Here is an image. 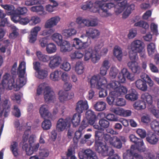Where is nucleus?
<instances>
[{"instance_id": "1", "label": "nucleus", "mask_w": 159, "mask_h": 159, "mask_svg": "<svg viewBox=\"0 0 159 159\" xmlns=\"http://www.w3.org/2000/svg\"><path fill=\"white\" fill-rule=\"evenodd\" d=\"M11 75L8 73H6L3 76L2 84H0V116H2L3 112L4 116L7 117L9 111L11 107L10 101L8 98L1 100V95L4 91L5 88L11 89L13 88L15 89L16 91L19 90L20 88L16 87L14 85H17V82H14V79L10 80Z\"/></svg>"}, {"instance_id": "2", "label": "nucleus", "mask_w": 159, "mask_h": 159, "mask_svg": "<svg viewBox=\"0 0 159 159\" xmlns=\"http://www.w3.org/2000/svg\"><path fill=\"white\" fill-rule=\"evenodd\" d=\"M117 1H112L109 2L103 3L102 2L98 1L95 2L94 5V12H98L100 16L102 17H107L111 16L112 14L108 11L107 8L110 9L112 8H115Z\"/></svg>"}, {"instance_id": "3", "label": "nucleus", "mask_w": 159, "mask_h": 159, "mask_svg": "<svg viewBox=\"0 0 159 159\" xmlns=\"http://www.w3.org/2000/svg\"><path fill=\"white\" fill-rule=\"evenodd\" d=\"M134 5L129 4L125 0L117 3L114 9V12L116 15H118L124 11L122 14L123 19L127 18L134 9Z\"/></svg>"}, {"instance_id": "4", "label": "nucleus", "mask_w": 159, "mask_h": 159, "mask_svg": "<svg viewBox=\"0 0 159 159\" xmlns=\"http://www.w3.org/2000/svg\"><path fill=\"white\" fill-rule=\"evenodd\" d=\"M43 90L44 99L46 102H53L56 100L55 94L52 89L46 83H43L39 85L37 89V94H41Z\"/></svg>"}, {"instance_id": "5", "label": "nucleus", "mask_w": 159, "mask_h": 159, "mask_svg": "<svg viewBox=\"0 0 159 159\" xmlns=\"http://www.w3.org/2000/svg\"><path fill=\"white\" fill-rule=\"evenodd\" d=\"M102 129L97 130L95 132V136L96 139L95 148L96 150L103 156H108L109 149L106 145L101 141L102 138L104 133Z\"/></svg>"}, {"instance_id": "6", "label": "nucleus", "mask_w": 159, "mask_h": 159, "mask_svg": "<svg viewBox=\"0 0 159 159\" xmlns=\"http://www.w3.org/2000/svg\"><path fill=\"white\" fill-rule=\"evenodd\" d=\"M28 125L27 129L25 132L23 136V141L22 149L25 151L27 155L30 156L34 152L37 151L39 147V143L36 144L35 145L28 144L25 142L28 139L29 135L30 133V126L29 123H28Z\"/></svg>"}, {"instance_id": "7", "label": "nucleus", "mask_w": 159, "mask_h": 159, "mask_svg": "<svg viewBox=\"0 0 159 159\" xmlns=\"http://www.w3.org/2000/svg\"><path fill=\"white\" fill-rule=\"evenodd\" d=\"M107 88L108 89L115 92L117 97L122 96L127 92L128 89L125 86L120 85L118 81H113L107 84Z\"/></svg>"}, {"instance_id": "8", "label": "nucleus", "mask_w": 159, "mask_h": 159, "mask_svg": "<svg viewBox=\"0 0 159 159\" xmlns=\"http://www.w3.org/2000/svg\"><path fill=\"white\" fill-rule=\"evenodd\" d=\"M26 70V62L24 61L21 62L18 69V73L19 75L18 80L16 79V82H17V85H15L18 88H21L26 83V79L24 76Z\"/></svg>"}, {"instance_id": "9", "label": "nucleus", "mask_w": 159, "mask_h": 159, "mask_svg": "<svg viewBox=\"0 0 159 159\" xmlns=\"http://www.w3.org/2000/svg\"><path fill=\"white\" fill-rule=\"evenodd\" d=\"M76 22L78 25L79 28L85 26L87 27H96L98 25V20L97 18L83 19L79 17L76 20Z\"/></svg>"}, {"instance_id": "10", "label": "nucleus", "mask_w": 159, "mask_h": 159, "mask_svg": "<svg viewBox=\"0 0 159 159\" xmlns=\"http://www.w3.org/2000/svg\"><path fill=\"white\" fill-rule=\"evenodd\" d=\"M141 99L142 101L146 104L149 105L148 108L150 111L157 118H159V111L156 110L155 107L152 105V98L148 93H146L142 94Z\"/></svg>"}, {"instance_id": "11", "label": "nucleus", "mask_w": 159, "mask_h": 159, "mask_svg": "<svg viewBox=\"0 0 159 159\" xmlns=\"http://www.w3.org/2000/svg\"><path fill=\"white\" fill-rule=\"evenodd\" d=\"M84 60L89 61L90 59L92 62L96 63L100 60V56L93 49L92 47H89L84 50Z\"/></svg>"}, {"instance_id": "12", "label": "nucleus", "mask_w": 159, "mask_h": 159, "mask_svg": "<svg viewBox=\"0 0 159 159\" xmlns=\"http://www.w3.org/2000/svg\"><path fill=\"white\" fill-rule=\"evenodd\" d=\"M90 83L92 87H96L98 89L100 88L103 89L107 84V81L104 77L100 78L99 76L94 75L91 78Z\"/></svg>"}, {"instance_id": "13", "label": "nucleus", "mask_w": 159, "mask_h": 159, "mask_svg": "<svg viewBox=\"0 0 159 159\" xmlns=\"http://www.w3.org/2000/svg\"><path fill=\"white\" fill-rule=\"evenodd\" d=\"M129 138L130 141L135 144L132 145L135 146V150H137L141 152L145 151L146 148L144 145L143 140L142 139L137 138L135 135L133 134H130Z\"/></svg>"}, {"instance_id": "14", "label": "nucleus", "mask_w": 159, "mask_h": 159, "mask_svg": "<svg viewBox=\"0 0 159 159\" xmlns=\"http://www.w3.org/2000/svg\"><path fill=\"white\" fill-rule=\"evenodd\" d=\"M70 120L69 118L65 119L61 118L57 122L56 129L58 132H62L70 128Z\"/></svg>"}, {"instance_id": "15", "label": "nucleus", "mask_w": 159, "mask_h": 159, "mask_svg": "<svg viewBox=\"0 0 159 159\" xmlns=\"http://www.w3.org/2000/svg\"><path fill=\"white\" fill-rule=\"evenodd\" d=\"M49 60L48 66L50 69L53 70L60 65L62 61V59L59 56L54 55L50 56Z\"/></svg>"}, {"instance_id": "16", "label": "nucleus", "mask_w": 159, "mask_h": 159, "mask_svg": "<svg viewBox=\"0 0 159 159\" xmlns=\"http://www.w3.org/2000/svg\"><path fill=\"white\" fill-rule=\"evenodd\" d=\"M128 49L132 50L137 52L140 51L143 48H144L143 42L141 40L136 39L132 41L130 45L128 47Z\"/></svg>"}, {"instance_id": "17", "label": "nucleus", "mask_w": 159, "mask_h": 159, "mask_svg": "<svg viewBox=\"0 0 159 159\" xmlns=\"http://www.w3.org/2000/svg\"><path fill=\"white\" fill-rule=\"evenodd\" d=\"M60 20L61 18L59 16H55L52 17L46 21L44 27L46 29L52 28L57 25Z\"/></svg>"}, {"instance_id": "18", "label": "nucleus", "mask_w": 159, "mask_h": 159, "mask_svg": "<svg viewBox=\"0 0 159 159\" xmlns=\"http://www.w3.org/2000/svg\"><path fill=\"white\" fill-rule=\"evenodd\" d=\"M39 113L41 117L43 119L50 118L52 116V115L46 105H42L41 106L39 109Z\"/></svg>"}, {"instance_id": "19", "label": "nucleus", "mask_w": 159, "mask_h": 159, "mask_svg": "<svg viewBox=\"0 0 159 159\" xmlns=\"http://www.w3.org/2000/svg\"><path fill=\"white\" fill-rule=\"evenodd\" d=\"M72 43V47H75L76 49H82L86 47V45L87 42H83L79 39L75 38L73 39Z\"/></svg>"}, {"instance_id": "20", "label": "nucleus", "mask_w": 159, "mask_h": 159, "mask_svg": "<svg viewBox=\"0 0 159 159\" xmlns=\"http://www.w3.org/2000/svg\"><path fill=\"white\" fill-rule=\"evenodd\" d=\"M89 106L86 100H80L77 103L76 110L79 113H82L84 110L88 108Z\"/></svg>"}, {"instance_id": "21", "label": "nucleus", "mask_w": 159, "mask_h": 159, "mask_svg": "<svg viewBox=\"0 0 159 159\" xmlns=\"http://www.w3.org/2000/svg\"><path fill=\"white\" fill-rule=\"evenodd\" d=\"M127 65L134 73L138 74L141 71V68L138 63L136 61L129 62L127 63Z\"/></svg>"}, {"instance_id": "22", "label": "nucleus", "mask_w": 159, "mask_h": 159, "mask_svg": "<svg viewBox=\"0 0 159 159\" xmlns=\"http://www.w3.org/2000/svg\"><path fill=\"white\" fill-rule=\"evenodd\" d=\"M86 34L92 39H97L99 37L101 32L98 30L94 28H91L88 31H86Z\"/></svg>"}, {"instance_id": "23", "label": "nucleus", "mask_w": 159, "mask_h": 159, "mask_svg": "<svg viewBox=\"0 0 159 159\" xmlns=\"http://www.w3.org/2000/svg\"><path fill=\"white\" fill-rule=\"evenodd\" d=\"M58 46H60V50L61 52H65L70 51L72 50V47L70 42L66 40H64Z\"/></svg>"}, {"instance_id": "24", "label": "nucleus", "mask_w": 159, "mask_h": 159, "mask_svg": "<svg viewBox=\"0 0 159 159\" xmlns=\"http://www.w3.org/2000/svg\"><path fill=\"white\" fill-rule=\"evenodd\" d=\"M85 117L87 120V122H89L90 125L94 124L96 120V116L93 111L90 110H88L86 113Z\"/></svg>"}, {"instance_id": "25", "label": "nucleus", "mask_w": 159, "mask_h": 159, "mask_svg": "<svg viewBox=\"0 0 159 159\" xmlns=\"http://www.w3.org/2000/svg\"><path fill=\"white\" fill-rule=\"evenodd\" d=\"M94 153L91 150L87 149L83 152H79V156L80 159H89Z\"/></svg>"}, {"instance_id": "26", "label": "nucleus", "mask_w": 159, "mask_h": 159, "mask_svg": "<svg viewBox=\"0 0 159 159\" xmlns=\"http://www.w3.org/2000/svg\"><path fill=\"white\" fill-rule=\"evenodd\" d=\"M62 71L60 70H56L52 72L50 74L49 78L52 81H58L60 79Z\"/></svg>"}, {"instance_id": "27", "label": "nucleus", "mask_w": 159, "mask_h": 159, "mask_svg": "<svg viewBox=\"0 0 159 159\" xmlns=\"http://www.w3.org/2000/svg\"><path fill=\"white\" fill-rule=\"evenodd\" d=\"M130 93L125 95V98L127 100L134 101L138 98V94L135 90L132 89Z\"/></svg>"}, {"instance_id": "28", "label": "nucleus", "mask_w": 159, "mask_h": 159, "mask_svg": "<svg viewBox=\"0 0 159 159\" xmlns=\"http://www.w3.org/2000/svg\"><path fill=\"white\" fill-rule=\"evenodd\" d=\"M135 146L131 145L130 150H127L123 155V159H134V151H135Z\"/></svg>"}, {"instance_id": "29", "label": "nucleus", "mask_w": 159, "mask_h": 159, "mask_svg": "<svg viewBox=\"0 0 159 159\" xmlns=\"http://www.w3.org/2000/svg\"><path fill=\"white\" fill-rule=\"evenodd\" d=\"M114 55L119 61L122 60L123 57V52L121 48L118 46H116L113 49Z\"/></svg>"}, {"instance_id": "30", "label": "nucleus", "mask_w": 159, "mask_h": 159, "mask_svg": "<svg viewBox=\"0 0 159 159\" xmlns=\"http://www.w3.org/2000/svg\"><path fill=\"white\" fill-rule=\"evenodd\" d=\"M48 75V72L46 70L41 69L36 71L34 75L36 77L43 80L46 78Z\"/></svg>"}, {"instance_id": "31", "label": "nucleus", "mask_w": 159, "mask_h": 159, "mask_svg": "<svg viewBox=\"0 0 159 159\" xmlns=\"http://www.w3.org/2000/svg\"><path fill=\"white\" fill-rule=\"evenodd\" d=\"M53 41L55 42L58 45H60L61 43L62 42L63 37L61 34L59 33L56 32L52 34L50 37Z\"/></svg>"}, {"instance_id": "32", "label": "nucleus", "mask_w": 159, "mask_h": 159, "mask_svg": "<svg viewBox=\"0 0 159 159\" xmlns=\"http://www.w3.org/2000/svg\"><path fill=\"white\" fill-rule=\"evenodd\" d=\"M147 50L148 55L150 57H152L157 53L155 44L152 43L148 44L147 45Z\"/></svg>"}, {"instance_id": "33", "label": "nucleus", "mask_w": 159, "mask_h": 159, "mask_svg": "<svg viewBox=\"0 0 159 159\" xmlns=\"http://www.w3.org/2000/svg\"><path fill=\"white\" fill-rule=\"evenodd\" d=\"M135 85L138 89L142 91H145L147 89L146 83L141 79H139L136 81Z\"/></svg>"}, {"instance_id": "34", "label": "nucleus", "mask_w": 159, "mask_h": 159, "mask_svg": "<svg viewBox=\"0 0 159 159\" xmlns=\"http://www.w3.org/2000/svg\"><path fill=\"white\" fill-rule=\"evenodd\" d=\"M77 33L76 30L74 28L63 30L62 31V34L65 37L69 38L74 35Z\"/></svg>"}, {"instance_id": "35", "label": "nucleus", "mask_w": 159, "mask_h": 159, "mask_svg": "<svg viewBox=\"0 0 159 159\" xmlns=\"http://www.w3.org/2000/svg\"><path fill=\"white\" fill-rule=\"evenodd\" d=\"M117 97V96L115 94V92L112 90H111L109 96L107 98V101L108 103L110 105H114L115 100Z\"/></svg>"}, {"instance_id": "36", "label": "nucleus", "mask_w": 159, "mask_h": 159, "mask_svg": "<svg viewBox=\"0 0 159 159\" xmlns=\"http://www.w3.org/2000/svg\"><path fill=\"white\" fill-rule=\"evenodd\" d=\"M36 55L38 60L43 62H47L49 61V56L43 54L40 51H37Z\"/></svg>"}, {"instance_id": "37", "label": "nucleus", "mask_w": 159, "mask_h": 159, "mask_svg": "<svg viewBox=\"0 0 159 159\" xmlns=\"http://www.w3.org/2000/svg\"><path fill=\"white\" fill-rule=\"evenodd\" d=\"M58 95V99L61 102L63 103L68 100V93L63 90H60Z\"/></svg>"}, {"instance_id": "38", "label": "nucleus", "mask_w": 159, "mask_h": 159, "mask_svg": "<svg viewBox=\"0 0 159 159\" xmlns=\"http://www.w3.org/2000/svg\"><path fill=\"white\" fill-rule=\"evenodd\" d=\"M110 144L117 148L120 149L122 147V143L120 139L116 136L113 137V140L111 141Z\"/></svg>"}, {"instance_id": "39", "label": "nucleus", "mask_w": 159, "mask_h": 159, "mask_svg": "<svg viewBox=\"0 0 159 159\" xmlns=\"http://www.w3.org/2000/svg\"><path fill=\"white\" fill-rule=\"evenodd\" d=\"M135 109L137 110H140L145 109L146 107V104L142 101H137L133 105Z\"/></svg>"}, {"instance_id": "40", "label": "nucleus", "mask_w": 159, "mask_h": 159, "mask_svg": "<svg viewBox=\"0 0 159 159\" xmlns=\"http://www.w3.org/2000/svg\"><path fill=\"white\" fill-rule=\"evenodd\" d=\"M84 66L83 63L81 61H78L75 64V71L78 75L82 74L84 71Z\"/></svg>"}, {"instance_id": "41", "label": "nucleus", "mask_w": 159, "mask_h": 159, "mask_svg": "<svg viewBox=\"0 0 159 159\" xmlns=\"http://www.w3.org/2000/svg\"><path fill=\"white\" fill-rule=\"evenodd\" d=\"M80 120V114L78 113L74 114L71 120L73 126L75 127H77L79 125Z\"/></svg>"}, {"instance_id": "42", "label": "nucleus", "mask_w": 159, "mask_h": 159, "mask_svg": "<svg viewBox=\"0 0 159 159\" xmlns=\"http://www.w3.org/2000/svg\"><path fill=\"white\" fill-rule=\"evenodd\" d=\"M106 103L102 101L97 102L94 106L95 110L98 111L104 110L106 108Z\"/></svg>"}, {"instance_id": "43", "label": "nucleus", "mask_w": 159, "mask_h": 159, "mask_svg": "<svg viewBox=\"0 0 159 159\" xmlns=\"http://www.w3.org/2000/svg\"><path fill=\"white\" fill-rule=\"evenodd\" d=\"M147 141L152 144H155L158 142V138L155 134H149L146 138Z\"/></svg>"}, {"instance_id": "44", "label": "nucleus", "mask_w": 159, "mask_h": 159, "mask_svg": "<svg viewBox=\"0 0 159 159\" xmlns=\"http://www.w3.org/2000/svg\"><path fill=\"white\" fill-rule=\"evenodd\" d=\"M30 10L32 12L38 13L41 15L44 12V7L42 5L32 7L30 8Z\"/></svg>"}, {"instance_id": "45", "label": "nucleus", "mask_w": 159, "mask_h": 159, "mask_svg": "<svg viewBox=\"0 0 159 159\" xmlns=\"http://www.w3.org/2000/svg\"><path fill=\"white\" fill-rule=\"evenodd\" d=\"M57 48L56 45L53 43H50L47 45L46 51L49 54H51L55 52Z\"/></svg>"}, {"instance_id": "46", "label": "nucleus", "mask_w": 159, "mask_h": 159, "mask_svg": "<svg viewBox=\"0 0 159 159\" xmlns=\"http://www.w3.org/2000/svg\"><path fill=\"white\" fill-rule=\"evenodd\" d=\"M30 25L34 26L39 24L41 21L40 18L37 16H31L29 18Z\"/></svg>"}, {"instance_id": "47", "label": "nucleus", "mask_w": 159, "mask_h": 159, "mask_svg": "<svg viewBox=\"0 0 159 159\" xmlns=\"http://www.w3.org/2000/svg\"><path fill=\"white\" fill-rule=\"evenodd\" d=\"M95 3V2L93 3L91 2H87L86 3L84 4L82 7V9L84 10H86L88 9H89L90 11L94 13H96L97 12H94L93 10L95 9V7L94 5Z\"/></svg>"}, {"instance_id": "48", "label": "nucleus", "mask_w": 159, "mask_h": 159, "mask_svg": "<svg viewBox=\"0 0 159 159\" xmlns=\"http://www.w3.org/2000/svg\"><path fill=\"white\" fill-rule=\"evenodd\" d=\"M150 126L152 129L159 135V121L155 120L153 121L150 124Z\"/></svg>"}, {"instance_id": "49", "label": "nucleus", "mask_w": 159, "mask_h": 159, "mask_svg": "<svg viewBox=\"0 0 159 159\" xmlns=\"http://www.w3.org/2000/svg\"><path fill=\"white\" fill-rule=\"evenodd\" d=\"M41 123L42 128L44 130H48L50 129L52 127V123L51 121L46 119Z\"/></svg>"}, {"instance_id": "50", "label": "nucleus", "mask_w": 159, "mask_h": 159, "mask_svg": "<svg viewBox=\"0 0 159 159\" xmlns=\"http://www.w3.org/2000/svg\"><path fill=\"white\" fill-rule=\"evenodd\" d=\"M1 6L4 9L9 11L7 13L8 15H11L14 13H15V8L12 5L6 4L5 5L1 4Z\"/></svg>"}, {"instance_id": "51", "label": "nucleus", "mask_w": 159, "mask_h": 159, "mask_svg": "<svg viewBox=\"0 0 159 159\" xmlns=\"http://www.w3.org/2000/svg\"><path fill=\"white\" fill-rule=\"evenodd\" d=\"M11 32L9 34V37L11 39L16 38L18 35V29L15 26H11Z\"/></svg>"}, {"instance_id": "52", "label": "nucleus", "mask_w": 159, "mask_h": 159, "mask_svg": "<svg viewBox=\"0 0 159 159\" xmlns=\"http://www.w3.org/2000/svg\"><path fill=\"white\" fill-rule=\"evenodd\" d=\"M60 68L65 71L68 72L70 70L71 66L70 63L66 61H65L61 64Z\"/></svg>"}, {"instance_id": "53", "label": "nucleus", "mask_w": 159, "mask_h": 159, "mask_svg": "<svg viewBox=\"0 0 159 159\" xmlns=\"http://www.w3.org/2000/svg\"><path fill=\"white\" fill-rule=\"evenodd\" d=\"M84 56L83 54L80 51H77L72 53L70 55V57L72 59H80Z\"/></svg>"}, {"instance_id": "54", "label": "nucleus", "mask_w": 159, "mask_h": 159, "mask_svg": "<svg viewBox=\"0 0 159 159\" xmlns=\"http://www.w3.org/2000/svg\"><path fill=\"white\" fill-rule=\"evenodd\" d=\"M110 111L116 114L123 116L124 109L122 108H116L111 107L110 108Z\"/></svg>"}, {"instance_id": "55", "label": "nucleus", "mask_w": 159, "mask_h": 159, "mask_svg": "<svg viewBox=\"0 0 159 159\" xmlns=\"http://www.w3.org/2000/svg\"><path fill=\"white\" fill-rule=\"evenodd\" d=\"M126 101L122 98H117L116 99L114 105L117 106L122 107L126 105Z\"/></svg>"}, {"instance_id": "56", "label": "nucleus", "mask_w": 159, "mask_h": 159, "mask_svg": "<svg viewBox=\"0 0 159 159\" xmlns=\"http://www.w3.org/2000/svg\"><path fill=\"white\" fill-rule=\"evenodd\" d=\"M49 1L53 3L52 5L48 4L46 7V10L49 12H52L54 11V8L58 5L57 3L53 0H49Z\"/></svg>"}, {"instance_id": "57", "label": "nucleus", "mask_w": 159, "mask_h": 159, "mask_svg": "<svg viewBox=\"0 0 159 159\" xmlns=\"http://www.w3.org/2000/svg\"><path fill=\"white\" fill-rule=\"evenodd\" d=\"M17 146V143L16 142H13L11 143L10 147L11 150L15 156H16L18 155Z\"/></svg>"}, {"instance_id": "58", "label": "nucleus", "mask_w": 159, "mask_h": 159, "mask_svg": "<svg viewBox=\"0 0 159 159\" xmlns=\"http://www.w3.org/2000/svg\"><path fill=\"white\" fill-rule=\"evenodd\" d=\"M134 26H139L142 27L145 29H148L149 28V25L148 24L143 21H140L134 24Z\"/></svg>"}, {"instance_id": "59", "label": "nucleus", "mask_w": 159, "mask_h": 159, "mask_svg": "<svg viewBox=\"0 0 159 159\" xmlns=\"http://www.w3.org/2000/svg\"><path fill=\"white\" fill-rule=\"evenodd\" d=\"M99 123L100 127L102 128H108L109 126V122L106 119H102L99 121Z\"/></svg>"}, {"instance_id": "60", "label": "nucleus", "mask_w": 159, "mask_h": 159, "mask_svg": "<svg viewBox=\"0 0 159 159\" xmlns=\"http://www.w3.org/2000/svg\"><path fill=\"white\" fill-rule=\"evenodd\" d=\"M118 72V69L115 66H112L110 70L109 75L112 78H115Z\"/></svg>"}, {"instance_id": "61", "label": "nucleus", "mask_w": 159, "mask_h": 159, "mask_svg": "<svg viewBox=\"0 0 159 159\" xmlns=\"http://www.w3.org/2000/svg\"><path fill=\"white\" fill-rule=\"evenodd\" d=\"M107 85L106 84L105 85V87L103 89H102L101 88H100L99 89L100 90L99 91V96L100 98H102L106 96L107 95V91L109 90V91H110L111 90H109L108 89L107 87Z\"/></svg>"}, {"instance_id": "62", "label": "nucleus", "mask_w": 159, "mask_h": 159, "mask_svg": "<svg viewBox=\"0 0 159 159\" xmlns=\"http://www.w3.org/2000/svg\"><path fill=\"white\" fill-rule=\"evenodd\" d=\"M50 39L48 36H46L41 39L39 41L40 46L42 48H44L48 44V40Z\"/></svg>"}, {"instance_id": "63", "label": "nucleus", "mask_w": 159, "mask_h": 159, "mask_svg": "<svg viewBox=\"0 0 159 159\" xmlns=\"http://www.w3.org/2000/svg\"><path fill=\"white\" fill-rule=\"evenodd\" d=\"M28 11L27 9L25 7H18L15 12L17 13L18 15H24Z\"/></svg>"}, {"instance_id": "64", "label": "nucleus", "mask_w": 159, "mask_h": 159, "mask_svg": "<svg viewBox=\"0 0 159 159\" xmlns=\"http://www.w3.org/2000/svg\"><path fill=\"white\" fill-rule=\"evenodd\" d=\"M141 77L144 80H146L148 85L150 87H152L153 85V81L151 80L150 77L147 74H144L141 76Z\"/></svg>"}]
</instances>
